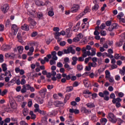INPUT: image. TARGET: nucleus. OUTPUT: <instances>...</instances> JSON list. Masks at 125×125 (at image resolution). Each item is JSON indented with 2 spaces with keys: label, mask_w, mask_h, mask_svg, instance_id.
Returning a JSON list of instances; mask_svg holds the SVG:
<instances>
[{
  "label": "nucleus",
  "mask_w": 125,
  "mask_h": 125,
  "mask_svg": "<svg viewBox=\"0 0 125 125\" xmlns=\"http://www.w3.org/2000/svg\"><path fill=\"white\" fill-rule=\"evenodd\" d=\"M35 18V16L34 15H31L30 17L28 18L27 21L29 23V26L31 29H34L35 27L37 25V21H35L34 19Z\"/></svg>",
  "instance_id": "1"
},
{
  "label": "nucleus",
  "mask_w": 125,
  "mask_h": 125,
  "mask_svg": "<svg viewBox=\"0 0 125 125\" xmlns=\"http://www.w3.org/2000/svg\"><path fill=\"white\" fill-rule=\"evenodd\" d=\"M107 118L110 123H112V124H116V123H117V117L114 114L112 113V112L108 114Z\"/></svg>",
  "instance_id": "2"
},
{
  "label": "nucleus",
  "mask_w": 125,
  "mask_h": 125,
  "mask_svg": "<svg viewBox=\"0 0 125 125\" xmlns=\"http://www.w3.org/2000/svg\"><path fill=\"white\" fill-rule=\"evenodd\" d=\"M92 52L91 53L90 51H87V53H84L83 54L82 56L83 57H86V56H94L95 54H96V49L95 48H92L91 49Z\"/></svg>",
  "instance_id": "3"
},
{
  "label": "nucleus",
  "mask_w": 125,
  "mask_h": 125,
  "mask_svg": "<svg viewBox=\"0 0 125 125\" xmlns=\"http://www.w3.org/2000/svg\"><path fill=\"white\" fill-rule=\"evenodd\" d=\"M90 11H91V10H90V8H89V7L88 6L86 7V8L84 10V11L82 12L78 15V18H82V17H83V15H84L85 14H86L87 12H90Z\"/></svg>",
  "instance_id": "4"
},
{
  "label": "nucleus",
  "mask_w": 125,
  "mask_h": 125,
  "mask_svg": "<svg viewBox=\"0 0 125 125\" xmlns=\"http://www.w3.org/2000/svg\"><path fill=\"white\" fill-rule=\"evenodd\" d=\"M11 30L15 36L17 35V32H18V27L16 24L12 25Z\"/></svg>",
  "instance_id": "5"
},
{
  "label": "nucleus",
  "mask_w": 125,
  "mask_h": 125,
  "mask_svg": "<svg viewBox=\"0 0 125 125\" xmlns=\"http://www.w3.org/2000/svg\"><path fill=\"white\" fill-rule=\"evenodd\" d=\"M119 25L116 23H113L110 27H108L109 32H112L114 29H118Z\"/></svg>",
  "instance_id": "6"
},
{
  "label": "nucleus",
  "mask_w": 125,
  "mask_h": 125,
  "mask_svg": "<svg viewBox=\"0 0 125 125\" xmlns=\"http://www.w3.org/2000/svg\"><path fill=\"white\" fill-rule=\"evenodd\" d=\"M23 85H24L25 88L26 89V90H30L31 92H34V91H35V88H34V87L31 86L30 84H26Z\"/></svg>",
  "instance_id": "7"
},
{
  "label": "nucleus",
  "mask_w": 125,
  "mask_h": 125,
  "mask_svg": "<svg viewBox=\"0 0 125 125\" xmlns=\"http://www.w3.org/2000/svg\"><path fill=\"white\" fill-rule=\"evenodd\" d=\"M1 9L4 13H6V12L9 9V6L7 4H4L3 6L1 7Z\"/></svg>",
  "instance_id": "8"
},
{
  "label": "nucleus",
  "mask_w": 125,
  "mask_h": 125,
  "mask_svg": "<svg viewBox=\"0 0 125 125\" xmlns=\"http://www.w3.org/2000/svg\"><path fill=\"white\" fill-rule=\"evenodd\" d=\"M79 9H80V6L79 5H73V7L71 8L72 12L73 13L77 12Z\"/></svg>",
  "instance_id": "9"
},
{
  "label": "nucleus",
  "mask_w": 125,
  "mask_h": 125,
  "mask_svg": "<svg viewBox=\"0 0 125 125\" xmlns=\"http://www.w3.org/2000/svg\"><path fill=\"white\" fill-rule=\"evenodd\" d=\"M21 29L23 31H29V30H30L29 25L27 24V23H24L23 25H22L21 27Z\"/></svg>",
  "instance_id": "10"
},
{
  "label": "nucleus",
  "mask_w": 125,
  "mask_h": 125,
  "mask_svg": "<svg viewBox=\"0 0 125 125\" xmlns=\"http://www.w3.org/2000/svg\"><path fill=\"white\" fill-rule=\"evenodd\" d=\"M17 38L18 40V42H21V44L24 43V41H23L22 36H21V33H18L17 34Z\"/></svg>",
  "instance_id": "11"
},
{
  "label": "nucleus",
  "mask_w": 125,
  "mask_h": 125,
  "mask_svg": "<svg viewBox=\"0 0 125 125\" xmlns=\"http://www.w3.org/2000/svg\"><path fill=\"white\" fill-rule=\"evenodd\" d=\"M72 60L73 61L71 62V64L73 66H75V65L77 64V62L78 61V58L77 57H73L72 58Z\"/></svg>",
  "instance_id": "12"
},
{
  "label": "nucleus",
  "mask_w": 125,
  "mask_h": 125,
  "mask_svg": "<svg viewBox=\"0 0 125 125\" xmlns=\"http://www.w3.org/2000/svg\"><path fill=\"white\" fill-rule=\"evenodd\" d=\"M29 77H31V79L32 80H34L35 78H38L39 76L38 75V73L33 74V72H30L29 73Z\"/></svg>",
  "instance_id": "13"
},
{
  "label": "nucleus",
  "mask_w": 125,
  "mask_h": 125,
  "mask_svg": "<svg viewBox=\"0 0 125 125\" xmlns=\"http://www.w3.org/2000/svg\"><path fill=\"white\" fill-rule=\"evenodd\" d=\"M46 92H47V91L46 90V88H44L42 89L39 91V93L41 94V95H45L46 94Z\"/></svg>",
  "instance_id": "14"
},
{
  "label": "nucleus",
  "mask_w": 125,
  "mask_h": 125,
  "mask_svg": "<svg viewBox=\"0 0 125 125\" xmlns=\"http://www.w3.org/2000/svg\"><path fill=\"white\" fill-rule=\"evenodd\" d=\"M80 29V23H77L76 25L73 28V32H78Z\"/></svg>",
  "instance_id": "15"
},
{
  "label": "nucleus",
  "mask_w": 125,
  "mask_h": 125,
  "mask_svg": "<svg viewBox=\"0 0 125 125\" xmlns=\"http://www.w3.org/2000/svg\"><path fill=\"white\" fill-rule=\"evenodd\" d=\"M3 47L4 51H7V50H9L11 48V46L9 45H4Z\"/></svg>",
  "instance_id": "16"
},
{
  "label": "nucleus",
  "mask_w": 125,
  "mask_h": 125,
  "mask_svg": "<svg viewBox=\"0 0 125 125\" xmlns=\"http://www.w3.org/2000/svg\"><path fill=\"white\" fill-rule=\"evenodd\" d=\"M67 50H68L69 53H72V54H75L76 53V51H75V49H73V47H69L67 48Z\"/></svg>",
  "instance_id": "17"
},
{
  "label": "nucleus",
  "mask_w": 125,
  "mask_h": 125,
  "mask_svg": "<svg viewBox=\"0 0 125 125\" xmlns=\"http://www.w3.org/2000/svg\"><path fill=\"white\" fill-rule=\"evenodd\" d=\"M116 102L120 103V102H122V100L120 98H117L116 99H113L112 103L113 104H116Z\"/></svg>",
  "instance_id": "18"
},
{
  "label": "nucleus",
  "mask_w": 125,
  "mask_h": 125,
  "mask_svg": "<svg viewBox=\"0 0 125 125\" xmlns=\"http://www.w3.org/2000/svg\"><path fill=\"white\" fill-rule=\"evenodd\" d=\"M7 93V90L4 89L1 92V89H0V95H1V96H4L5 94Z\"/></svg>",
  "instance_id": "19"
},
{
  "label": "nucleus",
  "mask_w": 125,
  "mask_h": 125,
  "mask_svg": "<svg viewBox=\"0 0 125 125\" xmlns=\"http://www.w3.org/2000/svg\"><path fill=\"white\" fill-rule=\"evenodd\" d=\"M64 67L67 71H70V70H72L73 69L68 63H65Z\"/></svg>",
  "instance_id": "20"
},
{
  "label": "nucleus",
  "mask_w": 125,
  "mask_h": 125,
  "mask_svg": "<svg viewBox=\"0 0 125 125\" xmlns=\"http://www.w3.org/2000/svg\"><path fill=\"white\" fill-rule=\"evenodd\" d=\"M29 114L31 116V119L32 120H35V119H36V114H34L33 111H31Z\"/></svg>",
  "instance_id": "21"
},
{
  "label": "nucleus",
  "mask_w": 125,
  "mask_h": 125,
  "mask_svg": "<svg viewBox=\"0 0 125 125\" xmlns=\"http://www.w3.org/2000/svg\"><path fill=\"white\" fill-rule=\"evenodd\" d=\"M13 81H14V82H16V83L18 85L21 84V81H20V79L16 80V78H14Z\"/></svg>",
  "instance_id": "22"
},
{
  "label": "nucleus",
  "mask_w": 125,
  "mask_h": 125,
  "mask_svg": "<svg viewBox=\"0 0 125 125\" xmlns=\"http://www.w3.org/2000/svg\"><path fill=\"white\" fill-rule=\"evenodd\" d=\"M17 49L19 52H20V53H22L23 51V49H24V47H23V46H18Z\"/></svg>",
  "instance_id": "23"
},
{
  "label": "nucleus",
  "mask_w": 125,
  "mask_h": 125,
  "mask_svg": "<svg viewBox=\"0 0 125 125\" xmlns=\"http://www.w3.org/2000/svg\"><path fill=\"white\" fill-rule=\"evenodd\" d=\"M1 67H2V71L3 72L6 71V70H7V67H6L7 65H6V64L5 63H3L1 65Z\"/></svg>",
  "instance_id": "24"
},
{
  "label": "nucleus",
  "mask_w": 125,
  "mask_h": 125,
  "mask_svg": "<svg viewBox=\"0 0 125 125\" xmlns=\"http://www.w3.org/2000/svg\"><path fill=\"white\" fill-rule=\"evenodd\" d=\"M107 122H108V120H107V119L105 118H102L101 120H100V122L102 123V124H106V123H107Z\"/></svg>",
  "instance_id": "25"
},
{
  "label": "nucleus",
  "mask_w": 125,
  "mask_h": 125,
  "mask_svg": "<svg viewBox=\"0 0 125 125\" xmlns=\"http://www.w3.org/2000/svg\"><path fill=\"white\" fill-rule=\"evenodd\" d=\"M21 93H26V92H27V89H26L24 85L22 86V88L21 90Z\"/></svg>",
  "instance_id": "26"
},
{
  "label": "nucleus",
  "mask_w": 125,
  "mask_h": 125,
  "mask_svg": "<svg viewBox=\"0 0 125 125\" xmlns=\"http://www.w3.org/2000/svg\"><path fill=\"white\" fill-rule=\"evenodd\" d=\"M87 107H88V108H93V107H95V105H94V104H91V103H88L86 104Z\"/></svg>",
  "instance_id": "27"
},
{
  "label": "nucleus",
  "mask_w": 125,
  "mask_h": 125,
  "mask_svg": "<svg viewBox=\"0 0 125 125\" xmlns=\"http://www.w3.org/2000/svg\"><path fill=\"white\" fill-rule=\"evenodd\" d=\"M81 40L78 37H75L73 39V42H79Z\"/></svg>",
  "instance_id": "28"
},
{
  "label": "nucleus",
  "mask_w": 125,
  "mask_h": 125,
  "mask_svg": "<svg viewBox=\"0 0 125 125\" xmlns=\"http://www.w3.org/2000/svg\"><path fill=\"white\" fill-rule=\"evenodd\" d=\"M116 46H118V47H120L123 45V42L120 41L119 42H117L116 43Z\"/></svg>",
  "instance_id": "29"
},
{
  "label": "nucleus",
  "mask_w": 125,
  "mask_h": 125,
  "mask_svg": "<svg viewBox=\"0 0 125 125\" xmlns=\"http://www.w3.org/2000/svg\"><path fill=\"white\" fill-rule=\"evenodd\" d=\"M36 4H37V5H38V6H41V5H44V4L42 3V2H41V1L40 0H37L35 2Z\"/></svg>",
  "instance_id": "30"
},
{
  "label": "nucleus",
  "mask_w": 125,
  "mask_h": 125,
  "mask_svg": "<svg viewBox=\"0 0 125 125\" xmlns=\"http://www.w3.org/2000/svg\"><path fill=\"white\" fill-rule=\"evenodd\" d=\"M77 69L78 71H82V70H83V65L78 64L77 66Z\"/></svg>",
  "instance_id": "31"
},
{
  "label": "nucleus",
  "mask_w": 125,
  "mask_h": 125,
  "mask_svg": "<svg viewBox=\"0 0 125 125\" xmlns=\"http://www.w3.org/2000/svg\"><path fill=\"white\" fill-rule=\"evenodd\" d=\"M54 104L55 106H58V105H60V104H63V103L57 101L54 102Z\"/></svg>",
  "instance_id": "32"
},
{
  "label": "nucleus",
  "mask_w": 125,
  "mask_h": 125,
  "mask_svg": "<svg viewBox=\"0 0 125 125\" xmlns=\"http://www.w3.org/2000/svg\"><path fill=\"white\" fill-rule=\"evenodd\" d=\"M89 64H90V65H91V67H95L96 66H97V63L96 62H89Z\"/></svg>",
  "instance_id": "33"
},
{
  "label": "nucleus",
  "mask_w": 125,
  "mask_h": 125,
  "mask_svg": "<svg viewBox=\"0 0 125 125\" xmlns=\"http://www.w3.org/2000/svg\"><path fill=\"white\" fill-rule=\"evenodd\" d=\"M99 6L98 4H95L92 8V10H98Z\"/></svg>",
  "instance_id": "34"
},
{
  "label": "nucleus",
  "mask_w": 125,
  "mask_h": 125,
  "mask_svg": "<svg viewBox=\"0 0 125 125\" xmlns=\"http://www.w3.org/2000/svg\"><path fill=\"white\" fill-rule=\"evenodd\" d=\"M4 76H8L9 77H10V78H11V73L10 72V71H8L7 72H5V74L4 75Z\"/></svg>",
  "instance_id": "35"
},
{
  "label": "nucleus",
  "mask_w": 125,
  "mask_h": 125,
  "mask_svg": "<svg viewBox=\"0 0 125 125\" xmlns=\"http://www.w3.org/2000/svg\"><path fill=\"white\" fill-rule=\"evenodd\" d=\"M82 109L83 113L86 114H88L89 113V111H88L85 107H83Z\"/></svg>",
  "instance_id": "36"
},
{
  "label": "nucleus",
  "mask_w": 125,
  "mask_h": 125,
  "mask_svg": "<svg viewBox=\"0 0 125 125\" xmlns=\"http://www.w3.org/2000/svg\"><path fill=\"white\" fill-rule=\"evenodd\" d=\"M111 24H112V21H107L105 22V25L107 27L111 26Z\"/></svg>",
  "instance_id": "37"
},
{
  "label": "nucleus",
  "mask_w": 125,
  "mask_h": 125,
  "mask_svg": "<svg viewBox=\"0 0 125 125\" xmlns=\"http://www.w3.org/2000/svg\"><path fill=\"white\" fill-rule=\"evenodd\" d=\"M84 58H85V57H83H83H79L78 58V60L79 62H83L84 61Z\"/></svg>",
  "instance_id": "38"
},
{
  "label": "nucleus",
  "mask_w": 125,
  "mask_h": 125,
  "mask_svg": "<svg viewBox=\"0 0 125 125\" xmlns=\"http://www.w3.org/2000/svg\"><path fill=\"white\" fill-rule=\"evenodd\" d=\"M48 15L49 16H50L51 17H52V16H53V15H54V12H53V11H49L48 12Z\"/></svg>",
  "instance_id": "39"
},
{
  "label": "nucleus",
  "mask_w": 125,
  "mask_h": 125,
  "mask_svg": "<svg viewBox=\"0 0 125 125\" xmlns=\"http://www.w3.org/2000/svg\"><path fill=\"white\" fill-rule=\"evenodd\" d=\"M88 66H86L85 70L86 71H90V70H91V66L89 64V63H88Z\"/></svg>",
  "instance_id": "40"
},
{
  "label": "nucleus",
  "mask_w": 125,
  "mask_h": 125,
  "mask_svg": "<svg viewBox=\"0 0 125 125\" xmlns=\"http://www.w3.org/2000/svg\"><path fill=\"white\" fill-rule=\"evenodd\" d=\"M68 99H70V97H69V96L68 95H65V97L64 100V103H66Z\"/></svg>",
  "instance_id": "41"
},
{
  "label": "nucleus",
  "mask_w": 125,
  "mask_h": 125,
  "mask_svg": "<svg viewBox=\"0 0 125 125\" xmlns=\"http://www.w3.org/2000/svg\"><path fill=\"white\" fill-rule=\"evenodd\" d=\"M120 57H121V56H120V54H116L114 55V58L117 60H119V59H120Z\"/></svg>",
  "instance_id": "42"
},
{
  "label": "nucleus",
  "mask_w": 125,
  "mask_h": 125,
  "mask_svg": "<svg viewBox=\"0 0 125 125\" xmlns=\"http://www.w3.org/2000/svg\"><path fill=\"white\" fill-rule=\"evenodd\" d=\"M77 37L80 39L82 40L83 38V33H80L78 35Z\"/></svg>",
  "instance_id": "43"
},
{
  "label": "nucleus",
  "mask_w": 125,
  "mask_h": 125,
  "mask_svg": "<svg viewBox=\"0 0 125 125\" xmlns=\"http://www.w3.org/2000/svg\"><path fill=\"white\" fill-rule=\"evenodd\" d=\"M105 27H106V25L105 24V23H102L100 26V28L101 30H104Z\"/></svg>",
  "instance_id": "44"
},
{
  "label": "nucleus",
  "mask_w": 125,
  "mask_h": 125,
  "mask_svg": "<svg viewBox=\"0 0 125 125\" xmlns=\"http://www.w3.org/2000/svg\"><path fill=\"white\" fill-rule=\"evenodd\" d=\"M124 16V13L121 12L119 14V15L117 16V18L119 19L120 18H122V17H123Z\"/></svg>",
  "instance_id": "45"
},
{
  "label": "nucleus",
  "mask_w": 125,
  "mask_h": 125,
  "mask_svg": "<svg viewBox=\"0 0 125 125\" xmlns=\"http://www.w3.org/2000/svg\"><path fill=\"white\" fill-rule=\"evenodd\" d=\"M55 36L56 37V39H57V38H58V37H60V36H61V34L60 32L58 31V32H56V33L55 34Z\"/></svg>",
  "instance_id": "46"
},
{
  "label": "nucleus",
  "mask_w": 125,
  "mask_h": 125,
  "mask_svg": "<svg viewBox=\"0 0 125 125\" xmlns=\"http://www.w3.org/2000/svg\"><path fill=\"white\" fill-rule=\"evenodd\" d=\"M91 57L85 58V60H84V63H85V64H87V63H88V62L89 61V59H91Z\"/></svg>",
  "instance_id": "47"
},
{
  "label": "nucleus",
  "mask_w": 125,
  "mask_h": 125,
  "mask_svg": "<svg viewBox=\"0 0 125 125\" xmlns=\"http://www.w3.org/2000/svg\"><path fill=\"white\" fill-rule=\"evenodd\" d=\"M57 66L59 68H62V67H63V64H62V63H61L60 62H59L57 63Z\"/></svg>",
  "instance_id": "48"
},
{
  "label": "nucleus",
  "mask_w": 125,
  "mask_h": 125,
  "mask_svg": "<svg viewBox=\"0 0 125 125\" xmlns=\"http://www.w3.org/2000/svg\"><path fill=\"white\" fill-rule=\"evenodd\" d=\"M25 83L26 80L24 79H21V84H22V85H24V84H25Z\"/></svg>",
  "instance_id": "49"
},
{
  "label": "nucleus",
  "mask_w": 125,
  "mask_h": 125,
  "mask_svg": "<svg viewBox=\"0 0 125 125\" xmlns=\"http://www.w3.org/2000/svg\"><path fill=\"white\" fill-rule=\"evenodd\" d=\"M83 94H91V92H89L88 90L83 91Z\"/></svg>",
  "instance_id": "50"
},
{
  "label": "nucleus",
  "mask_w": 125,
  "mask_h": 125,
  "mask_svg": "<svg viewBox=\"0 0 125 125\" xmlns=\"http://www.w3.org/2000/svg\"><path fill=\"white\" fill-rule=\"evenodd\" d=\"M66 45V42L65 41L61 42L60 43V45L61 46H64Z\"/></svg>",
  "instance_id": "51"
},
{
  "label": "nucleus",
  "mask_w": 125,
  "mask_h": 125,
  "mask_svg": "<svg viewBox=\"0 0 125 125\" xmlns=\"http://www.w3.org/2000/svg\"><path fill=\"white\" fill-rule=\"evenodd\" d=\"M3 62V55L2 54H0V63Z\"/></svg>",
  "instance_id": "52"
},
{
  "label": "nucleus",
  "mask_w": 125,
  "mask_h": 125,
  "mask_svg": "<svg viewBox=\"0 0 125 125\" xmlns=\"http://www.w3.org/2000/svg\"><path fill=\"white\" fill-rule=\"evenodd\" d=\"M4 30V26L2 24H0V31L1 32L3 31Z\"/></svg>",
  "instance_id": "53"
},
{
  "label": "nucleus",
  "mask_w": 125,
  "mask_h": 125,
  "mask_svg": "<svg viewBox=\"0 0 125 125\" xmlns=\"http://www.w3.org/2000/svg\"><path fill=\"white\" fill-rule=\"evenodd\" d=\"M60 30V29H59V27H54L53 28L54 32H59Z\"/></svg>",
  "instance_id": "54"
},
{
  "label": "nucleus",
  "mask_w": 125,
  "mask_h": 125,
  "mask_svg": "<svg viewBox=\"0 0 125 125\" xmlns=\"http://www.w3.org/2000/svg\"><path fill=\"white\" fill-rule=\"evenodd\" d=\"M53 87H54L53 85H47V89H49V90L52 89Z\"/></svg>",
  "instance_id": "55"
},
{
  "label": "nucleus",
  "mask_w": 125,
  "mask_h": 125,
  "mask_svg": "<svg viewBox=\"0 0 125 125\" xmlns=\"http://www.w3.org/2000/svg\"><path fill=\"white\" fill-rule=\"evenodd\" d=\"M21 70V69H20V68L19 67H16L15 71L16 73H17V74H18V73H20Z\"/></svg>",
  "instance_id": "56"
},
{
  "label": "nucleus",
  "mask_w": 125,
  "mask_h": 125,
  "mask_svg": "<svg viewBox=\"0 0 125 125\" xmlns=\"http://www.w3.org/2000/svg\"><path fill=\"white\" fill-rule=\"evenodd\" d=\"M69 61H70L69 58H65L64 59V62H65V64H67V63H69Z\"/></svg>",
  "instance_id": "57"
},
{
  "label": "nucleus",
  "mask_w": 125,
  "mask_h": 125,
  "mask_svg": "<svg viewBox=\"0 0 125 125\" xmlns=\"http://www.w3.org/2000/svg\"><path fill=\"white\" fill-rule=\"evenodd\" d=\"M116 96L115 95V94L112 93L110 95V98L112 99H115Z\"/></svg>",
  "instance_id": "58"
},
{
  "label": "nucleus",
  "mask_w": 125,
  "mask_h": 125,
  "mask_svg": "<svg viewBox=\"0 0 125 125\" xmlns=\"http://www.w3.org/2000/svg\"><path fill=\"white\" fill-rule=\"evenodd\" d=\"M57 54H58V56H62V55H63V54H64V53H63L62 51H59L58 52Z\"/></svg>",
  "instance_id": "59"
},
{
  "label": "nucleus",
  "mask_w": 125,
  "mask_h": 125,
  "mask_svg": "<svg viewBox=\"0 0 125 125\" xmlns=\"http://www.w3.org/2000/svg\"><path fill=\"white\" fill-rule=\"evenodd\" d=\"M101 36H106V31L104 30H102L101 31Z\"/></svg>",
  "instance_id": "60"
},
{
  "label": "nucleus",
  "mask_w": 125,
  "mask_h": 125,
  "mask_svg": "<svg viewBox=\"0 0 125 125\" xmlns=\"http://www.w3.org/2000/svg\"><path fill=\"white\" fill-rule=\"evenodd\" d=\"M56 62L54 60H52L50 61V65H54Z\"/></svg>",
  "instance_id": "61"
},
{
  "label": "nucleus",
  "mask_w": 125,
  "mask_h": 125,
  "mask_svg": "<svg viewBox=\"0 0 125 125\" xmlns=\"http://www.w3.org/2000/svg\"><path fill=\"white\" fill-rule=\"evenodd\" d=\"M37 35H38V32H33L31 34V37H36V36H37Z\"/></svg>",
  "instance_id": "62"
},
{
  "label": "nucleus",
  "mask_w": 125,
  "mask_h": 125,
  "mask_svg": "<svg viewBox=\"0 0 125 125\" xmlns=\"http://www.w3.org/2000/svg\"><path fill=\"white\" fill-rule=\"evenodd\" d=\"M119 21L122 23H125V19L124 18H120Z\"/></svg>",
  "instance_id": "63"
},
{
  "label": "nucleus",
  "mask_w": 125,
  "mask_h": 125,
  "mask_svg": "<svg viewBox=\"0 0 125 125\" xmlns=\"http://www.w3.org/2000/svg\"><path fill=\"white\" fill-rule=\"evenodd\" d=\"M5 123H10V118H7L4 120Z\"/></svg>",
  "instance_id": "64"
}]
</instances>
